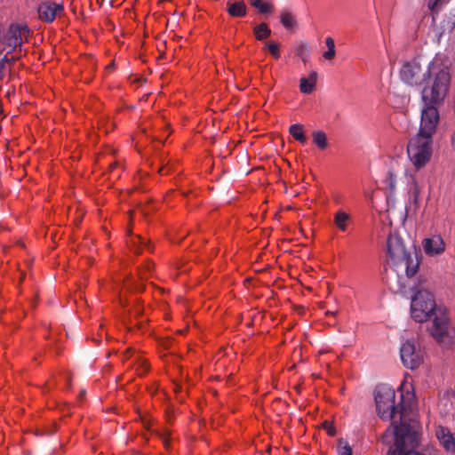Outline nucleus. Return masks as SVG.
I'll use <instances>...</instances> for the list:
<instances>
[{"label": "nucleus", "instance_id": "1", "mask_svg": "<svg viewBox=\"0 0 455 455\" xmlns=\"http://www.w3.org/2000/svg\"><path fill=\"white\" fill-rule=\"evenodd\" d=\"M395 391L388 385H379L375 389V403L379 416L393 420L395 443L387 455H424L417 451L419 444V424L416 419L407 418L402 402L395 403Z\"/></svg>", "mask_w": 455, "mask_h": 455}, {"label": "nucleus", "instance_id": "2", "mask_svg": "<svg viewBox=\"0 0 455 455\" xmlns=\"http://www.w3.org/2000/svg\"><path fill=\"white\" fill-rule=\"evenodd\" d=\"M387 250L390 267L387 269V280L391 288L397 291L406 287L407 281L413 277L419 270L420 260L414 245L407 248L397 234H389Z\"/></svg>", "mask_w": 455, "mask_h": 455}, {"label": "nucleus", "instance_id": "3", "mask_svg": "<svg viewBox=\"0 0 455 455\" xmlns=\"http://www.w3.org/2000/svg\"><path fill=\"white\" fill-rule=\"evenodd\" d=\"M427 83L421 92L424 104H442L446 98L451 85L449 68L438 61L429 63Z\"/></svg>", "mask_w": 455, "mask_h": 455}, {"label": "nucleus", "instance_id": "4", "mask_svg": "<svg viewBox=\"0 0 455 455\" xmlns=\"http://www.w3.org/2000/svg\"><path fill=\"white\" fill-rule=\"evenodd\" d=\"M411 317L418 323H423L440 315L443 312L436 307L434 295L427 290H419L411 299Z\"/></svg>", "mask_w": 455, "mask_h": 455}, {"label": "nucleus", "instance_id": "5", "mask_svg": "<svg viewBox=\"0 0 455 455\" xmlns=\"http://www.w3.org/2000/svg\"><path fill=\"white\" fill-rule=\"evenodd\" d=\"M432 138L417 134L411 139L407 146V154L413 165L419 169L432 156Z\"/></svg>", "mask_w": 455, "mask_h": 455}, {"label": "nucleus", "instance_id": "6", "mask_svg": "<svg viewBox=\"0 0 455 455\" xmlns=\"http://www.w3.org/2000/svg\"><path fill=\"white\" fill-rule=\"evenodd\" d=\"M430 333L443 347L455 348V327L450 324L444 313L433 319Z\"/></svg>", "mask_w": 455, "mask_h": 455}, {"label": "nucleus", "instance_id": "7", "mask_svg": "<svg viewBox=\"0 0 455 455\" xmlns=\"http://www.w3.org/2000/svg\"><path fill=\"white\" fill-rule=\"evenodd\" d=\"M29 30L27 26L12 24L0 36V53L21 51L24 41L28 40Z\"/></svg>", "mask_w": 455, "mask_h": 455}, {"label": "nucleus", "instance_id": "8", "mask_svg": "<svg viewBox=\"0 0 455 455\" xmlns=\"http://www.w3.org/2000/svg\"><path fill=\"white\" fill-rule=\"evenodd\" d=\"M427 71H423L420 63L416 60L403 63L400 69L402 81L411 86L420 85L427 80Z\"/></svg>", "mask_w": 455, "mask_h": 455}, {"label": "nucleus", "instance_id": "9", "mask_svg": "<svg viewBox=\"0 0 455 455\" xmlns=\"http://www.w3.org/2000/svg\"><path fill=\"white\" fill-rule=\"evenodd\" d=\"M438 105L439 104H425V108L421 113L420 128L418 134L432 138L439 121V113L436 108Z\"/></svg>", "mask_w": 455, "mask_h": 455}, {"label": "nucleus", "instance_id": "10", "mask_svg": "<svg viewBox=\"0 0 455 455\" xmlns=\"http://www.w3.org/2000/svg\"><path fill=\"white\" fill-rule=\"evenodd\" d=\"M400 355L403 365L411 370L417 369L423 363L421 349L411 340H406L402 344Z\"/></svg>", "mask_w": 455, "mask_h": 455}, {"label": "nucleus", "instance_id": "11", "mask_svg": "<svg viewBox=\"0 0 455 455\" xmlns=\"http://www.w3.org/2000/svg\"><path fill=\"white\" fill-rule=\"evenodd\" d=\"M63 12V4L55 2H44L38 6L39 18L46 22H52L56 16Z\"/></svg>", "mask_w": 455, "mask_h": 455}, {"label": "nucleus", "instance_id": "12", "mask_svg": "<svg viewBox=\"0 0 455 455\" xmlns=\"http://www.w3.org/2000/svg\"><path fill=\"white\" fill-rule=\"evenodd\" d=\"M422 246L425 253L428 256L439 255L445 250V243L440 235L425 238Z\"/></svg>", "mask_w": 455, "mask_h": 455}, {"label": "nucleus", "instance_id": "13", "mask_svg": "<svg viewBox=\"0 0 455 455\" xmlns=\"http://www.w3.org/2000/svg\"><path fill=\"white\" fill-rule=\"evenodd\" d=\"M435 435L447 451H455V434H452L447 427H439Z\"/></svg>", "mask_w": 455, "mask_h": 455}, {"label": "nucleus", "instance_id": "14", "mask_svg": "<svg viewBox=\"0 0 455 455\" xmlns=\"http://www.w3.org/2000/svg\"><path fill=\"white\" fill-rule=\"evenodd\" d=\"M317 73L313 71L308 77H301L299 80V90L304 94H310L315 88Z\"/></svg>", "mask_w": 455, "mask_h": 455}, {"label": "nucleus", "instance_id": "15", "mask_svg": "<svg viewBox=\"0 0 455 455\" xmlns=\"http://www.w3.org/2000/svg\"><path fill=\"white\" fill-rule=\"evenodd\" d=\"M228 12L232 17H243L246 15L247 7L243 1L235 3L228 2Z\"/></svg>", "mask_w": 455, "mask_h": 455}, {"label": "nucleus", "instance_id": "16", "mask_svg": "<svg viewBox=\"0 0 455 455\" xmlns=\"http://www.w3.org/2000/svg\"><path fill=\"white\" fill-rule=\"evenodd\" d=\"M312 138L313 143L315 144L319 149L324 150L328 147V139L324 132L320 130L314 131L312 132Z\"/></svg>", "mask_w": 455, "mask_h": 455}, {"label": "nucleus", "instance_id": "17", "mask_svg": "<svg viewBox=\"0 0 455 455\" xmlns=\"http://www.w3.org/2000/svg\"><path fill=\"white\" fill-rule=\"evenodd\" d=\"M289 132L293 137V139L299 142L302 144L307 142V137L303 132V126L301 124H295L291 125L289 128Z\"/></svg>", "mask_w": 455, "mask_h": 455}, {"label": "nucleus", "instance_id": "18", "mask_svg": "<svg viewBox=\"0 0 455 455\" xmlns=\"http://www.w3.org/2000/svg\"><path fill=\"white\" fill-rule=\"evenodd\" d=\"M349 219V214L342 211H338L334 216V223L339 230L346 231Z\"/></svg>", "mask_w": 455, "mask_h": 455}, {"label": "nucleus", "instance_id": "19", "mask_svg": "<svg viewBox=\"0 0 455 455\" xmlns=\"http://www.w3.org/2000/svg\"><path fill=\"white\" fill-rule=\"evenodd\" d=\"M253 31L258 40H264L271 34V30L269 29L268 26L264 22L255 27Z\"/></svg>", "mask_w": 455, "mask_h": 455}, {"label": "nucleus", "instance_id": "20", "mask_svg": "<svg viewBox=\"0 0 455 455\" xmlns=\"http://www.w3.org/2000/svg\"><path fill=\"white\" fill-rule=\"evenodd\" d=\"M448 3V0H427V7L431 11L433 18Z\"/></svg>", "mask_w": 455, "mask_h": 455}, {"label": "nucleus", "instance_id": "21", "mask_svg": "<svg viewBox=\"0 0 455 455\" xmlns=\"http://www.w3.org/2000/svg\"><path fill=\"white\" fill-rule=\"evenodd\" d=\"M280 21L282 25L286 28H291L294 27L296 21L293 15L286 11L281 12Z\"/></svg>", "mask_w": 455, "mask_h": 455}, {"label": "nucleus", "instance_id": "22", "mask_svg": "<svg viewBox=\"0 0 455 455\" xmlns=\"http://www.w3.org/2000/svg\"><path fill=\"white\" fill-rule=\"evenodd\" d=\"M251 4L257 8L260 13H268L273 10L272 4L265 3L262 0H251Z\"/></svg>", "mask_w": 455, "mask_h": 455}, {"label": "nucleus", "instance_id": "23", "mask_svg": "<svg viewBox=\"0 0 455 455\" xmlns=\"http://www.w3.org/2000/svg\"><path fill=\"white\" fill-rule=\"evenodd\" d=\"M14 61V57L9 59L6 56L0 60V79H3L6 72L10 69L8 63Z\"/></svg>", "mask_w": 455, "mask_h": 455}, {"label": "nucleus", "instance_id": "24", "mask_svg": "<svg viewBox=\"0 0 455 455\" xmlns=\"http://www.w3.org/2000/svg\"><path fill=\"white\" fill-rule=\"evenodd\" d=\"M384 182L386 184V187L390 190V192L395 191L396 187V178L391 171L387 172Z\"/></svg>", "mask_w": 455, "mask_h": 455}, {"label": "nucleus", "instance_id": "25", "mask_svg": "<svg viewBox=\"0 0 455 455\" xmlns=\"http://www.w3.org/2000/svg\"><path fill=\"white\" fill-rule=\"evenodd\" d=\"M266 47L275 59H278L280 57L279 44L277 43L269 42L266 44Z\"/></svg>", "mask_w": 455, "mask_h": 455}, {"label": "nucleus", "instance_id": "26", "mask_svg": "<svg viewBox=\"0 0 455 455\" xmlns=\"http://www.w3.org/2000/svg\"><path fill=\"white\" fill-rule=\"evenodd\" d=\"M410 192L411 194V196L413 197L414 202L417 203L420 195V188L419 184L415 180L411 184Z\"/></svg>", "mask_w": 455, "mask_h": 455}, {"label": "nucleus", "instance_id": "27", "mask_svg": "<svg viewBox=\"0 0 455 455\" xmlns=\"http://www.w3.org/2000/svg\"><path fill=\"white\" fill-rule=\"evenodd\" d=\"M323 427L326 430L330 436H334L336 435V429L331 422L324 421L323 423Z\"/></svg>", "mask_w": 455, "mask_h": 455}, {"label": "nucleus", "instance_id": "28", "mask_svg": "<svg viewBox=\"0 0 455 455\" xmlns=\"http://www.w3.org/2000/svg\"><path fill=\"white\" fill-rule=\"evenodd\" d=\"M338 453L339 455H352V448L346 443L344 446L339 449Z\"/></svg>", "mask_w": 455, "mask_h": 455}, {"label": "nucleus", "instance_id": "29", "mask_svg": "<svg viewBox=\"0 0 455 455\" xmlns=\"http://www.w3.org/2000/svg\"><path fill=\"white\" fill-rule=\"evenodd\" d=\"M336 51L335 48H330L328 51L324 52L323 56L326 60H331L335 57Z\"/></svg>", "mask_w": 455, "mask_h": 455}, {"label": "nucleus", "instance_id": "30", "mask_svg": "<svg viewBox=\"0 0 455 455\" xmlns=\"http://www.w3.org/2000/svg\"><path fill=\"white\" fill-rule=\"evenodd\" d=\"M325 44L328 47V49L335 48V43H334V40L331 37H327L325 39Z\"/></svg>", "mask_w": 455, "mask_h": 455}, {"label": "nucleus", "instance_id": "31", "mask_svg": "<svg viewBox=\"0 0 455 455\" xmlns=\"http://www.w3.org/2000/svg\"><path fill=\"white\" fill-rule=\"evenodd\" d=\"M145 268L148 272H150L151 269L153 268V264L152 263H147V265L145 266Z\"/></svg>", "mask_w": 455, "mask_h": 455}, {"label": "nucleus", "instance_id": "32", "mask_svg": "<svg viewBox=\"0 0 455 455\" xmlns=\"http://www.w3.org/2000/svg\"><path fill=\"white\" fill-rule=\"evenodd\" d=\"M137 240L141 243V244H144L145 246H148L147 243H146V240L141 238V237H137Z\"/></svg>", "mask_w": 455, "mask_h": 455}, {"label": "nucleus", "instance_id": "33", "mask_svg": "<svg viewBox=\"0 0 455 455\" xmlns=\"http://www.w3.org/2000/svg\"><path fill=\"white\" fill-rule=\"evenodd\" d=\"M84 395H85V390H84V389H82V390L80 391V394H79V395H78V398H79V399H82Z\"/></svg>", "mask_w": 455, "mask_h": 455}, {"label": "nucleus", "instance_id": "34", "mask_svg": "<svg viewBox=\"0 0 455 455\" xmlns=\"http://www.w3.org/2000/svg\"><path fill=\"white\" fill-rule=\"evenodd\" d=\"M336 311H327L325 314L326 315H336Z\"/></svg>", "mask_w": 455, "mask_h": 455}, {"label": "nucleus", "instance_id": "35", "mask_svg": "<svg viewBox=\"0 0 455 455\" xmlns=\"http://www.w3.org/2000/svg\"><path fill=\"white\" fill-rule=\"evenodd\" d=\"M164 166H162V167L158 170V172H159L160 174L164 175Z\"/></svg>", "mask_w": 455, "mask_h": 455}, {"label": "nucleus", "instance_id": "36", "mask_svg": "<svg viewBox=\"0 0 455 455\" xmlns=\"http://www.w3.org/2000/svg\"><path fill=\"white\" fill-rule=\"evenodd\" d=\"M142 364H143V365H146V363H145V362H142ZM146 368H147V366H145V370H143L141 372H140V374H142V373L146 371Z\"/></svg>", "mask_w": 455, "mask_h": 455}, {"label": "nucleus", "instance_id": "37", "mask_svg": "<svg viewBox=\"0 0 455 455\" xmlns=\"http://www.w3.org/2000/svg\"><path fill=\"white\" fill-rule=\"evenodd\" d=\"M134 252H135V253H139V252H140V251H139V249L135 248V249H134Z\"/></svg>", "mask_w": 455, "mask_h": 455}, {"label": "nucleus", "instance_id": "38", "mask_svg": "<svg viewBox=\"0 0 455 455\" xmlns=\"http://www.w3.org/2000/svg\"><path fill=\"white\" fill-rule=\"evenodd\" d=\"M116 163H114V164L111 165V168L116 166Z\"/></svg>", "mask_w": 455, "mask_h": 455}, {"label": "nucleus", "instance_id": "39", "mask_svg": "<svg viewBox=\"0 0 455 455\" xmlns=\"http://www.w3.org/2000/svg\"><path fill=\"white\" fill-rule=\"evenodd\" d=\"M387 436V432L384 435L383 438Z\"/></svg>", "mask_w": 455, "mask_h": 455}]
</instances>
